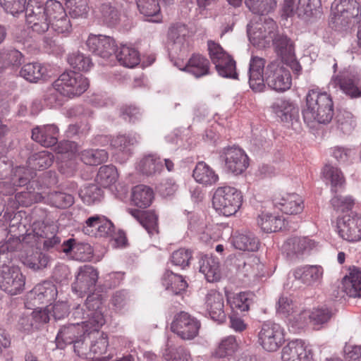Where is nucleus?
I'll use <instances>...</instances> for the list:
<instances>
[{
	"label": "nucleus",
	"mask_w": 361,
	"mask_h": 361,
	"mask_svg": "<svg viewBox=\"0 0 361 361\" xmlns=\"http://www.w3.org/2000/svg\"><path fill=\"white\" fill-rule=\"evenodd\" d=\"M192 176L197 182L204 185L216 183L219 179L214 171L203 161L197 164Z\"/></svg>",
	"instance_id": "4c0bfd02"
},
{
	"label": "nucleus",
	"mask_w": 361,
	"mask_h": 361,
	"mask_svg": "<svg viewBox=\"0 0 361 361\" xmlns=\"http://www.w3.org/2000/svg\"><path fill=\"white\" fill-rule=\"evenodd\" d=\"M334 83L350 98L361 97V82L359 79L338 75L334 79Z\"/></svg>",
	"instance_id": "c85d7f7f"
},
{
	"label": "nucleus",
	"mask_w": 361,
	"mask_h": 361,
	"mask_svg": "<svg viewBox=\"0 0 361 361\" xmlns=\"http://www.w3.org/2000/svg\"><path fill=\"white\" fill-rule=\"evenodd\" d=\"M219 64H215L216 69L219 74L224 78H233L237 75L235 72V62L230 55L224 58L223 61H219Z\"/></svg>",
	"instance_id": "052dcab7"
},
{
	"label": "nucleus",
	"mask_w": 361,
	"mask_h": 361,
	"mask_svg": "<svg viewBox=\"0 0 361 361\" xmlns=\"http://www.w3.org/2000/svg\"><path fill=\"white\" fill-rule=\"evenodd\" d=\"M274 204L283 213L289 215L300 214L304 209L303 200L296 193L286 194L281 197H275Z\"/></svg>",
	"instance_id": "aec40b11"
},
{
	"label": "nucleus",
	"mask_w": 361,
	"mask_h": 361,
	"mask_svg": "<svg viewBox=\"0 0 361 361\" xmlns=\"http://www.w3.org/2000/svg\"><path fill=\"white\" fill-rule=\"evenodd\" d=\"M154 199V192L151 188L145 185H138L133 188L131 201L140 208L148 207Z\"/></svg>",
	"instance_id": "7c9ffc66"
},
{
	"label": "nucleus",
	"mask_w": 361,
	"mask_h": 361,
	"mask_svg": "<svg viewBox=\"0 0 361 361\" xmlns=\"http://www.w3.org/2000/svg\"><path fill=\"white\" fill-rule=\"evenodd\" d=\"M79 326V322H75L63 326L56 338L57 346L63 348L64 345L74 343L80 334Z\"/></svg>",
	"instance_id": "58836bf2"
},
{
	"label": "nucleus",
	"mask_w": 361,
	"mask_h": 361,
	"mask_svg": "<svg viewBox=\"0 0 361 361\" xmlns=\"http://www.w3.org/2000/svg\"><path fill=\"white\" fill-rule=\"evenodd\" d=\"M118 178L116 169L114 166L105 165L99 168L97 176V181L104 188L114 183Z\"/></svg>",
	"instance_id": "864d4df0"
},
{
	"label": "nucleus",
	"mask_w": 361,
	"mask_h": 361,
	"mask_svg": "<svg viewBox=\"0 0 361 361\" xmlns=\"http://www.w3.org/2000/svg\"><path fill=\"white\" fill-rule=\"evenodd\" d=\"M271 108L282 122L289 123L298 117V109L289 100L278 99L273 103Z\"/></svg>",
	"instance_id": "bb28decb"
},
{
	"label": "nucleus",
	"mask_w": 361,
	"mask_h": 361,
	"mask_svg": "<svg viewBox=\"0 0 361 361\" xmlns=\"http://www.w3.org/2000/svg\"><path fill=\"white\" fill-rule=\"evenodd\" d=\"M44 67L37 63H29L24 65L20 72V76L31 82L41 79L44 73Z\"/></svg>",
	"instance_id": "09e8293b"
},
{
	"label": "nucleus",
	"mask_w": 361,
	"mask_h": 361,
	"mask_svg": "<svg viewBox=\"0 0 361 361\" xmlns=\"http://www.w3.org/2000/svg\"><path fill=\"white\" fill-rule=\"evenodd\" d=\"M205 307L207 312L214 321L223 322L226 319L224 312V301L222 294L210 290L206 295Z\"/></svg>",
	"instance_id": "a211bd4d"
},
{
	"label": "nucleus",
	"mask_w": 361,
	"mask_h": 361,
	"mask_svg": "<svg viewBox=\"0 0 361 361\" xmlns=\"http://www.w3.org/2000/svg\"><path fill=\"white\" fill-rule=\"evenodd\" d=\"M163 357L166 361H191L190 353L183 348H173L167 347Z\"/></svg>",
	"instance_id": "680f3d73"
},
{
	"label": "nucleus",
	"mask_w": 361,
	"mask_h": 361,
	"mask_svg": "<svg viewBox=\"0 0 361 361\" xmlns=\"http://www.w3.org/2000/svg\"><path fill=\"white\" fill-rule=\"evenodd\" d=\"M339 235L348 242L361 240V216L351 213L344 215L337 222Z\"/></svg>",
	"instance_id": "9d476101"
},
{
	"label": "nucleus",
	"mask_w": 361,
	"mask_h": 361,
	"mask_svg": "<svg viewBox=\"0 0 361 361\" xmlns=\"http://www.w3.org/2000/svg\"><path fill=\"white\" fill-rule=\"evenodd\" d=\"M98 279V272L93 267L84 265L80 267L75 281L72 284V290L82 297L84 294L94 291Z\"/></svg>",
	"instance_id": "f8f14e48"
},
{
	"label": "nucleus",
	"mask_w": 361,
	"mask_h": 361,
	"mask_svg": "<svg viewBox=\"0 0 361 361\" xmlns=\"http://www.w3.org/2000/svg\"><path fill=\"white\" fill-rule=\"evenodd\" d=\"M66 5L72 18H87L89 11L87 0H66Z\"/></svg>",
	"instance_id": "6e6d98bb"
},
{
	"label": "nucleus",
	"mask_w": 361,
	"mask_h": 361,
	"mask_svg": "<svg viewBox=\"0 0 361 361\" xmlns=\"http://www.w3.org/2000/svg\"><path fill=\"white\" fill-rule=\"evenodd\" d=\"M276 28V24L271 18L265 19L264 23L248 26L249 39L254 46L264 47L273 39Z\"/></svg>",
	"instance_id": "1a4fd4ad"
},
{
	"label": "nucleus",
	"mask_w": 361,
	"mask_h": 361,
	"mask_svg": "<svg viewBox=\"0 0 361 361\" xmlns=\"http://www.w3.org/2000/svg\"><path fill=\"white\" fill-rule=\"evenodd\" d=\"M310 314L311 323L313 325L324 324L328 322L333 315L331 310L325 306L314 308L310 311Z\"/></svg>",
	"instance_id": "e2e57ef3"
},
{
	"label": "nucleus",
	"mask_w": 361,
	"mask_h": 361,
	"mask_svg": "<svg viewBox=\"0 0 361 361\" xmlns=\"http://www.w3.org/2000/svg\"><path fill=\"white\" fill-rule=\"evenodd\" d=\"M137 7L146 20L152 23H160L162 15L160 12V6L158 0H139Z\"/></svg>",
	"instance_id": "2f4dec72"
},
{
	"label": "nucleus",
	"mask_w": 361,
	"mask_h": 361,
	"mask_svg": "<svg viewBox=\"0 0 361 361\" xmlns=\"http://www.w3.org/2000/svg\"><path fill=\"white\" fill-rule=\"evenodd\" d=\"M252 294L251 293L243 292L228 298V301L233 310L240 312H245L249 310L252 302Z\"/></svg>",
	"instance_id": "5fc2aeb1"
},
{
	"label": "nucleus",
	"mask_w": 361,
	"mask_h": 361,
	"mask_svg": "<svg viewBox=\"0 0 361 361\" xmlns=\"http://www.w3.org/2000/svg\"><path fill=\"white\" fill-rule=\"evenodd\" d=\"M200 322L185 312L177 314L171 324V329L183 340L195 338L200 328Z\"/></svg>",
	"instance_id": "6e6552de"
},
{
	"label": "nucleus",
	"mask_w": 361,
	"mask_h": 361,
	"mask_svg": "<svg viewBox=\"0 0 361 361\" xmlns=\"http://www.w3.org/2000/svg\"><path fill=\"white\" fill-rule=\"evenodd\" d=\"M58 128L54 125L37 126L32 130V138L44 147H49L57 143Z\"/></svg>",
	"instance_id": "5701e85b"
},
{
	"label": "nucleus",
	"mask_w": 361,
	"mask_h": 361,
	"mask_svg": "<svg viewBox=\"0 0 361 361\" xmlns=\"http://www.w3.org/2000/svg\"><path fill=\"white\" fill-rule=\"evenodd\" d=\"M79 195L85 203L91 204L102 200L103 191L98 185L90 184L80 190Z\"/></svg>",
	"instance_id": "8fccbe9b"
},
{
	"label": "nucleus",
	"mask_w": 361,
	"mask_h": 361,
	"mask_svg": "<svg viewBox=\"0 0 361 361\" xmlns=\"http://www.w3.org/2000/svg\"><path fill=\"white\" fill-rule=\"evenodd\" d=\"M90 356L92 354L101 355L106 352L109 345L106 334L99 331H90Z\"/></svg>",
	"instance_id": "c03bdc74"
},
{
	"label": "nucleus",
	"mask_w": 361,
	"mask_h": 361,
	"mask_svg": "<svg viewBox=\"0 0 361 361\" xmlns=\"http://www.w3.org/2000/svg\"><path fill=\"white\" fill-rule=\"evenodd\" d=\"M54 159V155L49 152L42 151L29 158V164L35 169L43 170L52 164Z\"/></svg>",
	"instance_id": "3c124183"
},
{
	"label": "nucleus",
	"mask_w": 361,
	"mask_h": 361,
	"mask_svg": "<svg viewBox=\"0 0 361 361\" xmlns=\"http://www.w3.org/2000/svg\"><path fill=\"white\" fill-rule=\"evenodd\" d=\"M257 225L266 233L276 232L284 226V219L269 212H262L257 219Z\"/></svg>",
	"instance_id": "72a5a7b5"
},
{
	"label": "nucleus",
	"mask_w": 361,
	"mask_h": 361,
	"mask_svg": "<svg viewBox=\"0 0 361 361\" xmlns=\"http://www.w3.org/2000/svg\"><path fill=\"white\" fill-rule=\"evenodd\" d=\"M191 258L192 252L190 250L180 248L172 253L171 261L173 265L184 269L189 265Z\"/></svg>",
	"instance_id": "338daca9"
},
{
	"label": "nucleus",
	"mask_w": 361,
	"mask_h": 361,
	"mask_svg": "<svg viewBox=\"0 0 361 361\" xmlns=\"http://www.w3.org/2000/svg\"><path fill=\"white\" fill-rule=\"evenodd\" d=\"M115 53L118 62L125 67L133 68L140 61L138 51L126 45H122Z\"/></svg>",
	"instance_id": "79ce46f5"
},
{
	"label": "nucleus",
	"mask_w": 361,
	"mask_h": 361,
	"mask_svg": "<svg viewBox=\"0 0 361 361\" xmlns=\"http://www.w3.org/2000/svg\"><path fill=\"white\" fill-rule=\"evenodd\" d=\"M23 55L15 49H0V71L6 68H15L21 65Z\"/></svg>",
	"instance_id": "e433bc0d"
},
{
	"label": "nucleus",
	"mask_w": 361,
	"mask_h": 361,
	"mask_svg": "<svg viewBox=\"0 0 361 361\" xmlns=\"http://www.w3.org/2000/svg\"><path fill=\"white\" fill-rule=\"evenodd\" d=\"M54 0H48L45 4L39 0H29L25 8V20L32 32L42 35L50 27Z\"/></svg>",
	"instance_id": "f03ea898"
},
{
	"label": "nucleus",
	"mask_w": 361,
	"mask_h": 361,
	"mask_svg": "<svg viewBox=\"0 0 361 361\" xmlns=\"http://www.w3.org/2000/svg\"><path fill=\"white\" fill-rule=\"evenodd\" d=\"M162 284L166 290H171L174 295L181 293L188 286L182 276L176 274L171 271H166L164 273Z\"/></svg>",
	"instance_id": "a19ab883"
},
{
	"label": "nucleus",
	"mask_w": 361,
	"mask_h": 361,
	"mask_svg": "<svg viewBox=\"0 0 361 361\" xmlns=\"http://www.w3.org/2000/svg\"><path fill=\"white\" fill-rule=\"evenodd\" d=\"M265 60L261 57L253 56L250 59L249 67V84L255 92H262L264 87Z\"/></svg>",
	"instance_id": "f3484780"
},
{
	"label": "nucleus",
	"mask_w": 361,
	"mask_h": 361,
	"mask_svg": "<svg viewBox=\"0 0 361 361\" xmlns=\"http://www.w3.org/2000/svg\"><path fill=\"white\" fill-rule=\"evenodd\" d=\"M221 157L224 160L226 171L234 175L241 174L249 165L247 154L239 147L225 148Z\"/></svg>",
	"instance_id": "ddd939ff"
},
{
	"label": "nucleus",
	"mask_w": 361,
	"mask_h": 361,
	"mask_svg": "<svg viewBox=\"0 0 361 361\" xmlns=\"http://www.w3.org/2000/svg\"><path fill=\"white\" fill-rule=\"evenodd\" d=\"M90 331L87 333L85 331L83 335L79 339L73 343L74 351L78 356L87 357L90 356L89 346L90 345Z\"/></svg>",
	"instance_id": "774afa93"
},
{
	"label": "nucleus",
	"mask_w": 361,
	"mask_h": 361,
	"mask_svg": "<svg viewBox=\"0 0 361 361\" xmlns=\"http://www.w3.org/2000/svg\"><path fill=\"white\" fill-rule=\"evenodd\" d=\"M98 307L99 301L93 299V302H91L87 313V320L83 322L85 327L88 329H86L85 331H98V329L104 324L105 320L104 316L101 310H98Z\"/></svg>",
	"instance_id": "f704fd0d"
},
{
	"label": "nucleus",
	"mask_w": 361,
	"mask_h": 361,
	"mask_svg": "<svg viewBox=\"0 0 361 361\" xmlns=\"http://www.w3.org/2000/svg\"><path fill=\"white\" fill-rule=\"evenodd\" d=\"M53 87L61 94L72 98L84 93L89 87V81L79 73L65 71L54 82Z\"/></svg>",
	"instance_id": "20e7f679"
},
{
	"label": "nucleus",
	"mask_w": 361,
	"mask_h": 361,
	"mask_svg": "<svg viewBox=\"0 0 361 361\" xmlns=\"http://www.w3.org/2000/svg\"><path fill=\"white\" fill-rule=\"evenodd\" d=\"M331 9L335 16V23L346 27L354 18L361 16V6L356 0H334Z\"/></svg>",
	"instance_id": "0eeeda50"
},
{
	"label": "nucleus",
	"mask_w": 361,
	"mask_h": 361,
	"mask_svg": "<svg viewBox=\"0 0 361 361\" xmlns=\"http://www.w3.org/2000/svg\"><path fill=\"white\" fill-rule=\"evenodd\" d=\"M25 278L16 267L2 270L0 274V289L11 295L21 293L25 287Z\"/></svg>",
	"instance_id": "9b49d317"
},
{
	"label": "nucleus",
	"mask_w": 361,
	"mask_h": 361,
	"mask_svg": "<svg viewBox=\"0 0 361 361\" xmlns=\"http://www.w3.org/2000/svg\"><path fill=\"white\" fill-rule=\"evenodd\" d=\"M283 361H313L310 350L305 345L301 340L290 341L281 351Z\"/></svg>",
	"instance_id": "dca6fc26"
},
{
	"label": "nucleus",
	"mask_w": 361,
	"mask_h": 361,
	"mask_svg": "<svg viewBox=\"0 0 361 361\" xmlns=\"http://www.w3.org/2000/svg\"><path fill=\"white\" fill-rule=\"evenodd\" d=\"M98 18L105 26L114 27L121 20V14L116 4L114 2H104L99 7Z\"/></svg>",
	"instance_id": "393cba45"
},
{
	"label": "nucleus",
	"mask_w": 361,
	"mask_h": 361,
	"mask_svg": "<svg viewBox=\"0 0 361 361\" xmlns=\"http://www.w3.org/2000/svg\"><path fill=\"white\" fill-rule=\"evenodd\" d=\"M238 348L235 336H229L221 340L217 347L215 355L219 357L232 355Z\"/></svg>",
	"instance_id": "4d7b16f0"
},
{
	"label": "nucleus",
	"mask_w": 361,
	"mask_h": 361,
	"mask_svg": "<svg viewBox=\"0 0 361 361\" xmlns=\"http://www.w3.org/2000/svg\"><path fill=\"white\" fill-rule=\"evenodd\" d=\"M308 7L305 5V0H284L283 11L287 16L295 14L302 17L308 12Z\"/></svg>",
	"instance_id": "603ef678"
},
{
	"label": "nucleus",
	"mask_w": 361,
	"mask_h": 361,
	"mask_svg": "<svg viewBox=\"0 0 361 361\" xmlns=\"http://www.w3.org/2000/svg\"><path fill=\"white\" fill-rule=\"evenodd\" d=\"M137 169L142 174L149 176L159 173L162 171L163 164L159 157L149 154L140 161Z\"/></svg>",
	"instance_id": "ea45409f"
},
{
	"label": "nucleus",
	"mask_w": 361,
	"mask_h": 361,
	"mask_svg": "<svg viewBox=\"0 0 361 361\" xmlns=\"http://www.w3.org/2000/svg\"><path fill=\"white\" fill-rule=\"evenodd\" d=\"M130 301L128 293L124 290H117L112 295L111 304L116 312L126 310Z\"/></svg>",
	"instance_id": "69168bd1"
},
{
	"label": "nucleus",
	"mask_w": 361,
	"mask_h": 361,
	"mask_svg": "<svg viewBox=\"0 0 361 361\" xmlns=\"http://www.w3.org/2000/svg\"><path fill=\"white\" fill-rule=\"evenodd\" d=\"M86 44L90 51L94 54L108 59L116 51V42L114 38L106 35H91Z\"/></svg>",
	"instance_id": "4468645a"
},
{
	"label": "nucleus",
	"mask_w": 361,
	"mask_h": 361,
	"mask_svg": "<svg viewBox=\"0 0 361 361\" xmlns=\"http://www.w3.org/2000/svg\"><path fill=\"white\" fill-rule=\"evenodd\" d=\"M342 280L343 290L350 297H361V271L353 267Z\"/></svg>",
	"instance_id": "a878e982"
},
{
	"label": "nucleus",
	"mask_w": 361,
	"mask_h": 361,
	"mask_svg": "<svg viewBox=\"0 0 361 361\" xmlns=\"http://www.w3.org/2000/svg\"><path fill=\"white\" fill-rule=\"evenodd\" d=\"M304 121L319 123L330 122L334 116V104L327 93L311 90L306 96V105L302 109Z\"/></svg>",
	"instance_id": "f257e3e1"
},
{
	"label": "nucleus",
	"mask_w": 361,
	"mask_h": 361,
	"mask_svg": "<svg viewBox=\"0 0 361 361\" xmlns=\"http://www.w3.org/2000/svg\"><path fill=\"white\" fill-rule=\"evenodd\" d=\"M271 40L276 52L281 57L282 61L292 59V56H294L293 42L286 35L280 33L275 34Z\"/></svg>",
	"instance_id": "c756f323"
},
{
	"label": "nucleus",
	"mask_w": 361,
	"mask_h": 361,
	"mask_svg": "<svg viewBox=\"0 0 361 361\" xmlns=\"http://www.w3.org/2000/svg\"><path fill=\"white\" fill-rule=\"evenodd\" d=\"M245 5L253 13L259 15L272 12L277 5V0H245Z\"/></svg>",
	"instance_id": "a18cd8bd"
},
{
	"label": "nucleus",
	"mask_w": 361,
	"mask_h": 361,
	"mask_svg": "<svg viewBox=\"0 0 361 361\" xmlns=\"http://www.w3.org/2000/svg\"><path fill=\"white\" fill-rule=\"evenodd\" d=\"M200 271L202 273L207 281L214 282L221 277L219 259L212 256H203L199 261Z\"/></svg>",
	"instance_id": "cd10ccee"
},
{
	"label": "nucleus",
	"mask_w": 361,
	"mask_h": 361,
	"mask_svg": "<svg viewBox=\"0 0 361 361\" xmlns=\"http://www.w3.org/2000/svg\"><path fill=\"white\" fill-rule=\"evenodd\" d=\"M323 268L319 265H310L298 267L293 271L295 280L307 286L319 281L323 276Z\"/></svg>",
	"instance_id": "b1692460"
},
{
	"label": "nucleus",
	"mask_w": 361,
	"mask_h": 361,
	"mask_svg": "<svg viewBox=\"0 0 361 361\" xmlns=\"http://www.w3.org/2000/svg\"><path fill=\"white\" fill-rule=\"evenodd\" d=\"M189 30L186 25L176 23L168 30V39L176 51L185 50L188 47Z\"/></svg>",
	"instance_id": "6ab92c4d"
},
{
	"label": "nucleus",
	"mask_w": 361,
	"mask_h": 361,
	"mask_svg": "<svg viewBox=\"0 0 361 361\" xmlns=\"http://www.w3.org/2000/svg\"><path fill=\"white\" fill-rule=\"evenodd\" d=\"M57 289L52 283L44 281L37 285L29 293L28 298L32 302L33 306L45 305L49 307L55 300Z\"/></svg>",
	"instance_id": "2eb2a0df"
},
{
	"label": "nucleus",
	"mask_w": 361,
	"mask_h": 361,
	"mask_svg": "<svg viewBox=\"0 0 361 361\" xmlns=\"http://www.w3.org/2000/svg\"><path fill=\"white\" fill-rule=\"evenodd\" d=\"M185 70L196 78L202 77L209 73V61L200 54H193L188 60Z\"/></svg>",
	"instance_id": "473e14b6"
},
{
	"label": "nucleus",
	"mask_w": 361,
	"mask_h": 361,
	"mask_svg": "<svg viewBox=\"0 0 361 361\" xmlns=\"http://www.w3.org/2000/svg\"><path fill=\"white\" fill-rule=\"evenodd\" d=\"M137 142V139L135 136L118 135L113 138L111 141V145L123 152L129 154L130 153V147Z\"/></svg>",
	"instance_id": "13d9d810"
},
{
	"label": "nucleus",
	"mask_w": 361,
	"mask_h": 361,
	"mask_svg": "<svg viewBox=\"0 0 361 361\" xmlns=\"http://www.w3.org/2000/svg\"><path fill=\"white\" fill-rule=\"evenodd\" d=\"M315 246V242L307 238L293 237L283 243V250L288 256L292 257L308 253Z\"/></svg>",
	"instance_id": "4be33fe9"
},
{
	"label": "nucleus",
	"mask_w": 361,
	"mask_h": 361,
	"mask_svg": "<svg viewBox=\"0 0 361 361\" xmlns=\"http://www.w3.org/2000/svg\"><path fill=\"white\" fill-rule=\"evenodd\" d=\"M284 341V330L280 324L270 321L262 324L258 333V342L263 349L275 352Z\"/></svg>",
	"instance_id": "423d86ee"
},
{
	"label": "nucleus",
	"mask_w": 361,
	"mask_h": 361,
	"mask_svg": "<svg viewBox=\"0 0 361 361\" xmlns=\"http://www.w3.org/2000/svg\"><path fill=\"white\" fill-rule=\"evenodd\" d=\"M49 262V257L42 252H32L23 259V263L27 267L37 271L45 268Z\"/></svg>",
	"instance_id": "de8ad7c7"
},
{
	"label": "nucleus",
	"mask_w": 361,
	"mask_h": 361,
	"mask_svg": "<svg viewBox=\"0 0 361 361\" xmlns=\"http://www.w3.org/2000/svg\"><path fill=\"white\" fill-rule=\"evenodd\" d=\"M50 200L54 206L61 209L71 207L74 203L72 195L63 192H54L50 195Z\"/></svg>",
	"instance_id": "0e129e2a"
},
{
	"label": "nucleus",
	"mask_w": 361,
	"mask_h": 361,
	"mask_svg": "<svg viewBox=\"0 0 361 361\" xmlns=\"http://www.w3.org/2000/svg\"><path fill=\"white\" fill-rule=\"evenodd\" d=\"M322 174L324 180L330 182L331 190L334 192H337V188H341L345 184V178L342 171L336 166L326 164L323 169Z\"/></svg>",
	"instance_id": "37998d69"
},
{
	"label": "nucleus",
	"mask_w": 361,
	"mask_h": 361,
	"mask_svg": "<svg viewBox=\"0 0 361 361\" xmlns=\"http://www.w3.org/2000/svg\"><path fill=\"white\" fill-rule=\"evenodd\" d=\"M242 202L241 192L231 186L219 187L214 194L212 200L215 210L226 216L235 214Z\"/></svg>",
	"instance_id": "7ed1b4c3"
},
{
	"label": "nucleus",
	"mask_w": 361,
	"mask_h": 361,
	"mask_svg": "<svg viewBox=\"0 0 361 361\" xmlns=\"http://www.w3.org/2000/svg\"><path fill=\"white\" fill-rule=\"evenodd\" d=\"M49 11H52L50 27L58 33L69 32L71 30V24L62 4L54 0V5Z\"/></svg>",
	"instance_id": "412c9836"
},
{
	"label": "nucleus",
	"mask_w": 361,
	"mask_h": 361,
	"mask_svg": "<svg viewBox=\"0 0 361 361\" xmlns=\"http://www.w3.org/2000/svg\"><path fill=\"white\" fill-rule=\"evenodd\" d=\"M108 157L104 149H85L80 153L81 161L87 165H99L106 161Z\"/></svg>",
	"instance_id": "49530a36"
},
{
	"label": "nucleus",
	"mask_w": 361,
	"mask_h": 361,
	"mask_svg": "<svg viewBox=\"0 0 361 361\" xmlns=\"http://www.w3.org/2000/svg\"><path fill=\"white\" fill-rule=\"evenodd\" d=\"M264 82L276 92H284L291 86L290 73L282 61H272L266 68Z\"/></svg>",
	"instance_id": "39448f33"
},
{
	"label": "nucleus",
	"mask_w": 361,
	"mask_h": 361,
	"mask_svg": "<svg viewBox=\"0 0 361 361\" xmlns=\"http://www.w3.org/2000/svg\"><path fill=\"white\" fill-rule=\"evenodd\" d=\"M233 244L236 249L255 252L259 248V242L252 233L246 231L234 235Z\"/></svg>",
	"instance_id": "c9c22d12"
},
{
	"label": "nucleus",
	"mask_w": 361,
	"mask_h": 361,
	"mask_svg": "<svg viewBox=\"0 0 361 361\" xmlns=\"http://www.w3.org/2000/svg\"><path fill=\"white\" fill-rule=\"evenodd\" d=\"M68 62L73 68L81 71H87L92 65L90 59L80 52L70 54Z\"/></svg>",
	"instance_id": "bf43d9fd"
}]
</instances>
